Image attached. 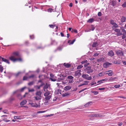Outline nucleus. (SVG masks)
<instances>
[{"mask_svg": "<svg viewBox=\"0 0 126 126\" xmlns=\"http://www.w3.org/2000/svg\"><path fill=\"white\" fill-rule=\"evenodd\" d=\"M45 112V111H37V113H44Z\"/></svg>", "mask_w": 126, "mask_h": 126, "instance_id": "43", "label": "nucleus"}, {"mask_svg": "<svg viewBox=\"0 0 126 126\" xmlns=\"http://www.w3.org/2000/svg\"><path fill=\"white\" fill-rule=\"evenodd\" d=\"M85 70L87 73H92L93 71V70L91 69V67L90 66H87Z\"/></svg>", "mask_w": 126, "mask_h": 126, "instance_id": "5", "label": "nucleus"}, {"mask_svg": "<svg viewBox=\"0 0 126 126\" xmlns=\"http://www.w3.org/2000/svg\"><path fill=\"white\" fill-rule=\"evenodd\" d=\"M28 78L26 76H24L23 77V80H25L27 79Z\"/></svg>", "mask_w": 126, "mask_h": 126, "instance_id": "56", "label": "nucleus"}, {"mask_svg": "<svg viewBox=\"0 0 126 126\" xmlns=\"http://www.w3.org/2000/svg\"><path fill=\"white\" fill-rule=\"evenodd\" d=\"M82 77L85 79L88 80H91L92 79L91 76L89 77V75L87 74H83Z\"/></svg>", "mask_w": 126, "mask_h": 126, "instance_id": "6", "label": "nucleus"}, {"mask_svg": "<svg viewBox=\"0 0 126 126\" xmlns=\"http://www.w3.org/2000/svg\"><path fill=\"white\" fill-rule=\"evenodd\" d=\"M108 79L107 78H106L104 79H102L101 80H98L97 81V83H99L98 84H97L96 85H99V84H100L101 83H102L103 81H106Z\"/></svg>", "mask_w": 126, "mask_h": 126, "instance_id": "10", "label": "nucleus"}, {"mask_svg": "<svg viewBox=\"0 0 126 126\" xmlns=\"http://www.w3.org/2000/svg\"><path fill=\"white\" fill-rule=\"evenodd\" d=\"M111 64L109 63H104L103 65V66L104 67L107 68L108 67L109 65H111Z\"/></svg>", "mask_w": 126, "mask_h": 126, "instance_id": "13", "label": "nucleus"}, {"mask_svg": "<svg viewBox=\"0 0 126 126\" xmlns=\"http://www.w3.org/2000/svg\"><path fill=\"white\" fill-rule=\"evenodd\" d=\"M112 71L111 70H109L108 71H107L106 72H105V74H108V72H112Z\"/></svg>", "mask_w": 126, "mask_h": 126, "instance_id": "60", "label": "nucleus"}, {"mask_svg": "<svg viewBox=\"0 0 126 126\" xmlns=\"http://www.w3.org/2000/svg\"><path fill=\"white\" fill-rule=\"evenodd\" d=\"M72 87L70 86H65L64 88V89L65 91H68L70 90Z\"/></svg>", "mask_w": 126, "mask_h": 126, "instance_id": "14", "label": "nucleus"}, {"mask_svg": "<svg viewBox=\"0 0 126 126\" xmlns=\"http://www.w3.org/2000/svg\"><path fill=\"white\" fill-rule=\"evenodd\" d=\"M13 54L14 56H12L9 58V59L13 62L16 61L21 62L22 61V59L21 58H16L15 56H18L19 55V53L17 52H14Z\"/></svg>", "mask_w": 126, "mask_h": 126, "instance_id": "1", "label": "nucleus"}, {"mask_svg": "<svg viewBox=\"0 0 126 126\" xmlns=\"http://www.w3.org/2000/svg\"><path fill=\"white\" fill-rule=\"evenodd\" d=\"M122 6L124 8L126 7V2H125L122 5Z\"/></svg>", "mask_w": 126, "mask_h": 126, "instance_id": "47", "label": "nucleus"}, {"mask_svg": "<svg viewBox=\"0 0 126 126\" xmlns=\"http://www.w3.org/2000/svg\"><path fill=\"white\" fill-rule=\"evenodd\" d=\"M98 16H101L102 15V13L101 12H99L98 14Z\"/></svg>", "mask_w": 126, "mask_h": 126, "instance_id": "54", "label": "nucleus"}, {"mask_svg": "<svg viewBox=\"0 0 126 126\" xmlns=\"http://www.w3.org/2000/svg\"><path fill=\"white\" fill-rule=\"evenodd\" d=\"M108 74V75L109 76H112V75L113 73L112 71V72H109Z\"/></svg>", "mask_w": 126, "mask_h": 126, "instance_id": "40", "label": "nucleus"}, {"mask_svg": "<svg viewBox=\"0 0 126 126\" xmlns=\"http://www.w3.org/2000/svg\"><path fill=\"white\" fill-rule=\"evenodd\" d=\"M43 47L41 46H38V47H37V49H43Z\"/></svg>", "mask_w": 126, "mask_h": 126, "instance_id": "55", "label": "nucleus"}, {"mask_svg": "<svg viewBox=\"0 0 126 126\" xmlns=\"http://www.w3.org/2000/svg\"><path fill=\"white\" fill-rule=\"evenodd\" d=\"M86 63V64H85L84 65V67H87V66L88 65H89L90 63Z\"/></svg>", "mask_w": 126, "mask_h": 126, "instance_id": "46", "label": "nucleus"}, {"mask_svg": "<svg viewBox=\"0 0 126 126\" xmlns=\"http://www.w3.org/2000/svg\"><path fill=\"white\" fill-rule=\"evenodd\" d=\"M3 112L4 113L8 114L9 113L8 111V110H3Z\"/></svg>", "mask_w": 126, "mask_h": 126, "instance_id": "34", "label": "nucleus"}, {"mask_svg": "<svg viewBox=\"0 0 126 126\" xmlns=\"http://www.w3.org/2000/svg\"><path fill=\"white\" fill-rule=\"evenodd\" d=\"M83 67V66L82 65H78L77 67V69H81Z\"/></svg>", "mask_w": 126, "mask_h": 126, "instance_id": "30", "label": "nucleus"}, {"mask_svg": "<svg viewBox=\"0 0 126 126\" xmlns=\"http://www.w3.org/2000/svg\"><path fill=\"white\" fill-rule=\"evenodd\" d=\"M114 31L118 33V32H120V30L119 29H116Z\"/></svg>", "mask_w": 126, "mask_h": 126, "instance_id": "49", "label": "nucleus"}, {"mask_svg": "<svg viewBox=\"0 0 126 126\" xmlns=\"http://www.w3.org/2000/svg\"><path fill=\"white\" fill-rule=\"evenodd\" d=\"M105 74V73L103 72H101L98 74V75L99 77H102L104 76Z\"/></svg>", "mask_w": 126, "mask_h": 126, "instance_id": "28", "label": "nucleus"}, {"mask_svg": "<svg viewBox=\"0 0 126 126\" xmlns=\"http://www.w3.org/2000/svg\"><path fill=\"white\" fill-rule=\"evenodd\" d=\"M116 54L118 56H122L124 55V53L123 51L120 50H118L116 51Z\"/></svg>", "mask_w": 126, "mask_h": 126, "instance_id": "8", "label": "nucleus"}, {"mask_svg": "<svg viewBox=\"0 0 126 126\" xmlns=\"http://www.w3.org/2000/svg\"><path fill=\"white\" fill-rule=\"evenodd\" d=\"M71 32H74L76 33H78V31L77 30L72 29Z\"/></svg>", "mask_w": 126, "mask_h": 126, "instance_id": "36", "label": "nucleus"}, {"mask_svg": "<svg viewBox=\"0 0 126 126\" xmlns=\"http://www.w3.org/2000/svg\"><path fill=\"white\" fill-rule=\"evenodd\" d=\"M115 22H114V21L113 20H110V23L112 24V25L113 24H114Z\"/></svg>", "mask_w": 126, "mask_h": 126, "instance_id": "59", "label": "nucleus"}, {"mask_svg": "<svg viewBox=\"0 0 126 126\" xmlns=\"http://www.w3.org/2000/svg\"><path fill=\"white\" fill-rule=\"evenodd\" d=\"M37 115V114L36 113H34L32 115V117H34L35 116Z\"/></svg>", "mask_w": 126, "mask_h": 126, "instance_id": "52", "label": "nucleus"}, {"mask_svg": "<svg viewBox=\"0 0 126 126\" xmlns=\"http://www.w3.org/2000/svg\"><path fill=\"white\" fill-rule=\"evenodd\" d=\"M34 83V82L33 81H31L29 83H28V84L29 85H32Z\"/></svg>", "mask_w": 126, "mask_h": 126, "instance_id": "38", "label": "nucleus"}, {"mask_svg": "<svg viewBox=\"0 0 126 126\" xmlns=\"http://www.w3.org/2000/svg\"><path fill=\"white\" fill-rule=\"evenodd\" d=\"M113 63L115 64H120L121 63V62L120 61H115Z\"/></svg>", "mask_w": 126, "mask_h": 126, "instance_id": "29", "label": "nucleus"}, {"mask_svg": "<svg viewBox=\"0 0 126 126\" xmlns=\"http://www.w3.org/2000/svg\"><path fill=\"white\" fill-rule=\"evenodd\" d=\"M62 47L61 46H60L59 47L57 48V49L58 50H61L62 48Z\"/></svg>", "mask_w": 126, "mask_h": 126, "instance_id": "39", "label": "nucleus"}, {"mask_svg": "<svg viewBox=\"0 0 126 126\" xmlns=\"http://www.w3.org/2000/svg\"><path fill=\"white\" fill-rule=\"evenodd\" d=\"M116 77H114V78L111 77L109 79V81H112L116 79Z\"/></svg>", "mask_w": 126, "mask_h": 126, "instance_id": "23", "label": "nucleus"}, {"mask_svg": "<svg viewBox=\"0 0 126 126\" xmlns=\"http://www.w3.org/2000/svg\"><path fill=\"white\" fill-rule=\"evenodd\" d=\"M70 93H66L64 94H62V95L63 97H65L70 95Z\"/></svg>", "mask_w": 126, "mask_h": 126, "instance_id": "22", "label": "nucleus"}, {"mask_svg": "<svg viewBox=\"0 0 126 126\" xmlns=\"http://www.w3.org/2000/svg\"><path fill=\"white\" fill-rule=\"evenodd\" d=\"M53 11V10L51 8H49L48 10V11L49 12H51Z\"/></svg>", "mask_w": 126, "mask_h": 126, "instance_id": "51", "label": "nucleus"}, {"mask_svg": "<svg viewBox=\"0 0 126 126\" xmlns=\"http://www.w3.org/2000/svg\"><path fill=\"white\" fill-rule=\"evenodd\" d=\"M87 60H86L84 61H82L81 62V63L82 64H85V63H87Z\"/></svg>", "mask_w": 126, "mask_h": 126, "instance_id": "41", "label": "nucleus"}, {"mask_svg": "<svg viewBox=\"0 0 126 126\" xmlns=\"http://www.w3.org/2000/svg\"><path fill=\"white\" fill-rule=\"evenodd\" d=\"M97 42H94L92 45V47H95L97 46Z\"/></svg>", "mask_w": 126, "mask_h": 126, "instance_id": "25", "label": "nucleus"}, {"mask_svg": "<svg viewBox=\"0 0 126 126\" xmlns=\"http://www.w3.org/2000/svg\"><path fill=\"white\" fill-rule=\"evenodd\" d=\"M99 53H96L94 54V55H93V56L94 57H96L97 56L99 55Z\"/></svg>", "mask_w": 126, "mask_h": 126, "instance_id": "48", "label": "nucleus"}, {"mask_svg": "<svg viewBox=\"0 0 126 126\" xmlns=\"http://www.w3.org/2000/svg\"><path fill=\"white\" fill-rule=\"evenodd\" d=\"M126 37V33H123V36L122 37V39H124Z\"/></svg>", "mask_w": 126, "mask_h": 126, "instance_id": "31", "label": "nucleus"}, {"mask_svg": "<svg viewBox=\"0 0 126 126\" xmlns=\"http://www.w3.org/2000/svg\"><path fill=\"white\" fill-rule=\"evenodd\" d=\"M29 104L32 107H37L39 106V105L38 104H35L32 102L29 103Z\"/></svg>", "mask_w": 126, "mask_h": 126, "instance_id": "12", "label": "nucleus"}, {"mask_svg": "<svg viewBox=\"0 0 126 126\" xmlns=\"http://www.w3.org/2000/svg\"><path fill=\"white\" fill-rule=\"evenodd\" d=\"M41 86H42L41 85L40 86H38L37 85V86H35V87L37 88L38 89H39L40 88V87Z\"/></svg>", "mask_w": 126, "mask_h": 126, "instance_id": "63", "label": "nucleus"}, {"mask_svg": "<svg viewBox=\"0 0 126 126\" xmlns=\"http://www.w3.org/2000/svg\"><path fill=\"white\" fill-rule=\"evenodd\" d=\"M104 60V58L102 57L98 59L97 61L98 62H101L103 61Z\"/></svg>", "mask_w": 126, "mask_h": 126, "instance_id": "26", "label": "nucleus"}, {"mask_svg": "<svg viewBox=\"0 0 126 126\" xmlns=\"http://www.w3.org/2000/svg\"><path fill=\"white\" fill-rule=\"evenodd\" d=\"M63 65L64 66L67 68H69L71 66V64L68 63H63Z\"/></svg>", "mask_w": 126, "mask_h": 126, "instance_id": "16", "label": "nucleus"}, {"mask_svg": "<svg viewBox=\"0 0 126 126\" xmlns=\"http://www.w3.org/2000/svg\"><path fill=\"white\" fill-rule=\"evenodd\" d=\"M94 21V19L93 18H91L89 19L87 21V22L90 23H91Z\"/></svg>", "mask_w": 126, "mask_h": 126, "instance_id": "17", "label": "nucleus"}, {"mask_svg": "<svg viewBox=\"0 0 126 126\" xmlns=\"http://www.w3.org/2000/svg\"><path fill=\"white\" fill-rule=\"evenodd\" d=\"M92 102H89L86 104L84 106L85 107H88L89 106H90V105L92 104Z\"/></svg>", "mask_w": 126, "mask_h": 126, "instance_id": "18", "label": "nucleus"}, {"mask_svg": "<svg viewBox=\"0 0 126 126\" xmlns=\"http://www.w3.org/2000/svg\"><path fill=\"white\" fill-rule=\"evenodd\" d=\"M3 120L5 122H8L10 121L9 120H6V119H3Z\"/></svg>", "mask_w": 126, "mask_h": 126, "instance_id": "58", "label": "nucleus"}, {"mask_svg": "<svg viewBox=\"0 0 126 126\" xmlns=\"http://www.w3.org/2000/svg\"><path fill=\"white\" fill-rule=\"evenodd\" d=\"M50 79L53 81H55L56 80V79L54 78V75L52 74H50Z\"/></svg>", "mask_w": 126, "mask_h": 126, "instance_id": "9", "label": "nucleus"}, {"mask_svg": "<svg viewBox=\"0 0 126 126\" xmlns=\"http://www.w3.org/2000/svg\"><path fill=\"white\" fill-rule=\"evenodd\" d=\"M74 77L72 76H69L67 77V78L69 79H72Z\"/></svg>", "mask_w": 126, "mask_h": 126, "instance_id": "35", "label": "nucleus"}, {"mask_svg": "<svg viewBox=\"0 0 126 126\" xmlns=\"http://www.w3.org/2000/svg\"><path fill=\"white\" fill-rule=\"evenodd\" d=\"M34 77V75H32L29 77V78H33Z\"/></svg>", "mask_w": 126, "mask_h": 126, "instance_id": "62", "label": "nucleus"}, {"mask_svg": "<svg viewBox=\"0 0 126 126\" xmlns=\"http://www.w3.org/2000/svg\"><path fill=\"white\" fill-rule=\"evenodd\" d=\"M20 116H14V118L15 119H20L19 117H20Z\"/></svg>", "mask_w": 126, "mask_h": 126, "instance_id": "44", "label": "nucleus"}, {"mask_svg": "<svg viewBox=\"0 0 126 126\" xmlns=\"http://www.w3.org/2000/svg\"><path fill=\"white\" fill-rule=\"evenodd\" d=\"M122 33H121L120 31L119 32H118V33L116 35L117 36H119L122 35Z\"/></svg>", "mask_w": 126, "mask_h": 126, "instance_id": "45", "label": "nucleus"}, {"mask_svg": "<svg viewBox=\"0 0 126 126\" xmlns=\"http://www.w3.org/2000/svg\"><path fill=\"white\" fill-rule=\"evenodd\" d=\"M27 102V101L25 100H24L21 102L20 103V105L23 106Z\"/></svg>", "mask_w": 126, "mask_h": 126, "instance_id": "19", "label": "nucleus"}, {"mask_svg": "<svg viewBox=\"0 0 126 126\" xmlns=\"http://www.w3.org/2000/svg\"><path fill=\"white\" fill-rule=\"evenodd\" d=\"M2 60L4 62L7 63L8 64H10V62L8 60L6 59L3 57L2 58Z\"/></svg>", "mask_w": 126, "mask_h": 126, "instance_id": "15", "label": "nucleus"}, {"mask_svg": "<svg viewBox=\"0 0 126 126\" xmlns=\"http://www.w3.org/2000/svg\"><path fill=\"white\" fill-rule=\"evenodd\" d=\"M111 5L113 6H115L116 4V1H112L111 2Z\"/></svg>", "mask_w": 126, "mask_h": 126, "instance_id": "24", "label": "nucleus"}, {"mask_svg": "<svg viewBox=\"0 0 126 126\" xmlns=\"http://www.w3.org/2000/svg\"><path fill=\"white\" fill-rule=\"evenodd\" d=\"M81 70H79L75 72L74 76L75 77H79L80 76L81 74L80 73Z\"/></svg>", "mask_w": 126, "mask_h": 126, "instance_id": "7", "label": "nucleus"}, {"mask_svg": "<svg viewBox=\"0 0 126 126\" xmlns=\"http://www.w3.org/2000/svg\"><path fill=\"white\" fill-rule=\"evenodd\" d=\"M91 29H90V30H91L92 31H93L95 29V28L94 27L93 25H92L91 26Z\"/></svg>", "mask_w": 126, "mask_h": 126, "instance_id": "32", "label": "nucleus"}, {"mask_svg": "<svg viewBox=\"0 0 126 126\" xmlns=\"http://www.w3.org/2000/svg\"><path fill=\"white\" fill-rule=\"evenodd\" d=\"M61 90L60 89L56 90L55 91V93L56 94H59L60 93L61 94Z\"/></svg>", "mask_w": 126, "mask_h": 126, "instance_id": "20", "label": "nucleus"}, {"mask_svg": "<svg viewBox=\"0 0 126 126\" xmlns=\"http://www.w3.org/2000/svg\"><path fill=\"white\" fill-rule=\"evenodd\" d=\"M94 93V94L95 95H96L98 94V92L94 91L93 92Z\"/></svg>", "mask_w": 126, "mask_h": 126, "instance_id": "57", "label": "nucleus"}, {"mask_svg": "<svg viewBox=\"0 0 126 126\" xmlns=\"http://www.w3.org/2000/svg\"><path fill=\"white\" fill-rule=\"evenodd\" d=\"M122 32H123V33H126V30L124 29H123L122 30Z\"/></svg>", "mask_w": 126, "mask_h": 126, "instance_id": "64", "label": "nucleus"}, {"mask_svg": "<svg viewBox=\"0 0 126 126\" xmlns=\"http://www.w3.org/2000/svg\"><path fill=\"white\" fill-rule=\"evenodd\" d=\"M126 19V17L124 16H122L121 18V21L122 22H125Z\"/></svg>", "mask_w": 126, "mask_h": 126, "instance_id": "21", "label": "nucleus"}, {"mask_svg": "<svg viewBox=\"0 0 126 126\" xmlns=\"http://www.w3.org/2000/svg\"><path fill=\"white\" fill-rule=\"evenodd\" d=\"M112 25L115 28H117L118 27V25L116 24L115 23H114Z\"/></svg>", "mask_w": 126, "mask_h": 126, "instance_id": "37", "label": "nucleus"}, {"mask_svg": "<svg viewBox=\"0 0 126 126\" xmlns=\"http://www.w3.org/2000/svg\"><path fill=\"white\" fill-rule=\"evenodd\" d=\"M3 70V68L1 65H0V72H2Z\"/></svg>", "mask_w": 126, "mask_h": 126, "instance_id": "27", "label": "nucleus"}, {"mask_svg": "<svg viewBox=\"0 0 126 126\" xmlns=\"http://www.w3.org/2000/svg\"><path fill=\"white\" fill-rule=\"evenodd\" d=\"M120 87V85L119 84L116 85L114 86V87L115 88H118Z\"/></svg>", "mask_w": 126, "mask_h": 126, "instance_id": "33", "label": "nucleus"}, {"mask_svg": "<svg viewBox=\"0 0 126 126\" xmlns=\"http://www.w3.org/2000/svg\"><path fill=\"white\" fill-rule=\"evenodd\" d=\"M47 92L44 93V96L46 97L44 99L45 100H49L51 97V95H50V92L49 91H47Z\"/></svg>", "mask_w": 126, "mask_h": 126, "instance_id": "3", "label": "nucleus"}, {"mask_svg": "<svg viewBox=\"0 0 126 126\" xmlns=\"http://www.w3.org/2000/svg\"><path fill=\"white\" fill-rule=\"evenodd\" d=\"M105 116V115L101 113L98 114H91L90 115V116L91 117H96L102 118L104 117Z\"/></svg>", "mask_w": 126, "mask_h": 126, "instance_id": "4", "label": "nucleus"}, {"mask_svg": "<svg viewBox=\"0 0 126 126\" xmlns=\"http://www.w3.org/2000/svg\"><path fill=\"white\" fill-rule=\"evenodd\" d=\"M105 89V88H99L98 90H104Z\"/></svg>", "mask_w": 126, "mask_h": 126, "instance_id": "61", "label": "nucleus"}, {"mask_svg": "<svg viewBox=\"0 0 126 126\" xmlns=\"http://www.w3.org/2000/svg\"><path fill=\"white\" fill-rule=\"evenodd\" d=\"M48 87L47 86V85H46L44 86V91H46L45 89L47 88H48Z\"/></svg>", "mask_w": 126, "mask_h": 126, "instance_id": "50", "label": "nucleus"}, {"mask_svg": "<svg viewBox=\"0 0 126 126\" xmlns=\"http://www.w3.org/2000/svg\"><path fill=\"white\" fill-rule=\"evenodd\" d=\"M123 123L122 122H119L118 123V125L119 126H121L123 124Z\"/></svg>", "mask_w": 126, "mask_h": 126, "instance_id": "53", "label": "nucleus"}, {"mask_svg": "<svg viewBox=\"0 0 126 126\" xmlns=\"http://www.w3.org/2000/svg\"><path fill=\"white\" fill-rule=\"evenodd\" d=\"M108 55L109 56L112 57L114 55V53L111 50L108 53Z\"/></svg>", "mask_w": 126, "mask_h": 126, "instance_id": "11", "label": "nucleus"}, {"mask_svg": "<svg viewBox=\"0 0 126 126\" xmlns=\"http://www.w3.org/2000/svg\"><path fill=\"white\" fill-rule=\"evenodd\" d=\"M42 94V93L40 91H37L35 93V94L37 96L34 97V98L36 100H38L41 99V95Z\"/></svg>", "mask_w": 126, "mask_h": 126, "instance_id": "2", "label": "nucleus"}, {"mask_svg": "<svg viewBox=\"0 0 126 126\" xmlns=\"http://www.w3.org/2000/svg\"><path fill=\"white\" fill-rule=\"evenodd\" d=\"M49 26L51 28H53L55 26V25H49Z\"/></svg>", "mask_w": 126, "mask_h": 126, "instance_id": "42", "label": "nucleus"}]
</instances>
